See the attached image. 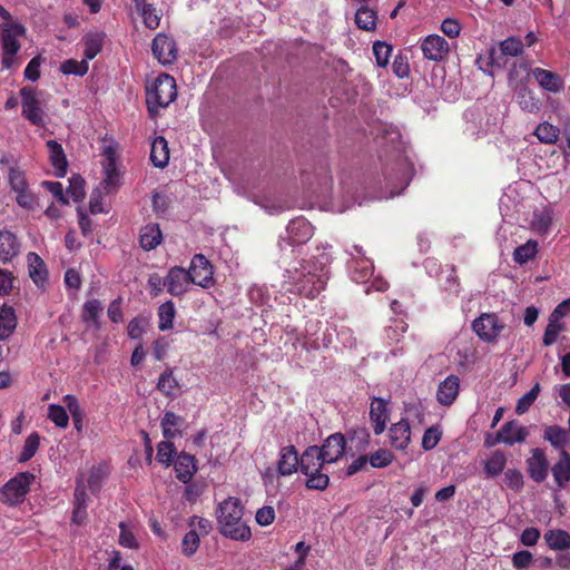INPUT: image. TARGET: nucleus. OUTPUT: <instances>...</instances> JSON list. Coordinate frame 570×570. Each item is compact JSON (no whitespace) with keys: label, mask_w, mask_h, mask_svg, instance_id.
Here are the masks:
<instances>
[{"label":"nucleus","mask_w":570,"mask_h":570,"mask_svg":"<svg viewBox=\"0 0 570 570\" xmlns=\"http://www.w3.org/2000/svg\"><path fill=\"white\" fill-rule=\"evenodd\" d=\"M328 256L322 253L318 258H309L301 264V269H287L292 292L306 297H315L327 284Z\"/></svg>","instance_id":"obj_1"},{"label":"nucleus","mask_w":570,"mask_h":570,"mask_svg":"<svg viewBox=\"0 0 570 570\" xmlns=\"http://www.w3.org/2000/svg\"><path fill=\"white\" fill-rule=\"evenodd\" d=\"M245 508L237 498L223 500L217 509V524L219 532L233 540L247 541L252 537L249 527L244 522Z\"/></svg>","instance_id":"obj_2"},{"label":"nucleus","mask_w":570,"mask_h":570,"mask_svg":"<svg viewBox=\"0 0 570 570\" xmlns=\"http://www.w3.org/2000/svg\"><path fill=\"white\" fill-rule=\"evenodd\" d=\"M178 97L177 83L174 77L161 73L146 87V104L149 116L156 119L160 108L168 107Z\"/></svg>","instance_id":"obj_3"},{"label":"nucleus","mask_w":570,"mask_h":570,"mask_svg":"<svg viewBox=\"0 0 570 570\" xmlns=\"http://www.w3.org/2000/svg\"><path fill=\"white\" fill-rule=\"evenodd\" d=\"M299 471L306 476L305 485L309 490H325L330 485L326 464L318 459L315 448H307L301 455Z\"/></svg>","instance_id":"obj_4"},{"label":"nucleus","mask_w":570,"mask_h":570,"mask_svg":"<svg viewBox=\"0 0 570 570\" xmlns=\"http://www.w3.org/2000/svg\"><path fill=\"white\" fill-rule=\"evenodd\" d=\"M35 481L36 475L32 472H18L16 476L0 487V502L8 507L21 504Z\"/></svg>","instance_id":"obj_5"},{"label":"nucleus","mask_w":570,"mask_h":570,"mask_svg":"<svg viewBox=\"0 0 570 570\" xmlns=\"http://www.w3.org/2000/svg\"><path fill=\"white\" fill-rule=\"evenodd\" d=\"M21 115L31 125L37 127L45 126L46 112L36 87L23 86L20 88Z\"/></svg>","instance_id":"obj_6"},{"label":"nucleus","mask_w":570,"mask_h":570,"mask_svg":"<svg viewBox=\"0 0 570 570\" xmlns=\"http://www.w3.org/2000/svg\"><path fill=\"white\" fill-rule=\"evenodd\" d=\"M504 327L495 313H483L472 322V331L487 343H495Z\"/></svg>","instance_id":"obj_7"},{"label":"nucleus","mask_w":570,"mask_h":570,"mask_svg":"<svg viewBox=\"0 0 570 570\" xmlns=\"http://www.w3.org/2000/svg\"><path fill=\"white\" fill-rule=\"evenodd\" d=\"M318 459L325 464L337 462L346 452V439L342 433H334L327 436L322 445H314Z\"/></svg>","instance_id":"obj_8"},{"label":"nucleus","mask_w":570,"mask_h":570,"mask_svg":"<svg viewBox=\"0 0 570 570\" xmlns=\"http://www.w3.org/2000/svg\"><path fill=\"white\" fill-rule=\"evenodd\" d=\"M188 273L191 283L202 288H209L214 285L213 265L202 253L193 256Z\"/></svg>","instance_id":"obj_9"},{"label":"nucleus","mask_w":570,"mask_h":570,"mask_svg":"<svg viewBox=\"0 0 570 570\" xmlns=\"http://www.w3.org/2000/svg\"><path fill=\"white\" fill-rule=\"evenodd\" d=\"M377 141L379 145L383 147L385 156L392 155L404 163V144L402 140V134L397 127L383 125V128H381V135L377 137Z\"/></svg>","instance_id":"obj_10"},{"label":"nucleus","mask_w":570,"mask_h":570,"mask_svg":"<svg viewBox=\"0 0 570 570\" xmlns=\"http://www.w3.org/2000/svg\"><path fill=\"white\" fill-rule=\"evenodd\" d=\"M176 41L165 33H157L153 41V53L163 63H171L177 59Z\"/></svg>","instance_id":"obj_11"},{"label":"nucleus","mask_w":570,"mask_h":570,"mask_svg":"<svg viewBox=\"0 0 570 570\" xmlns=\"http://www.w3.org/2000/svg\"><path fill=\"white\" fill-rule=\"evenodd\" d=\"M525 463L527 473L534 482L542 483L547 479L549 462L542 448H534Z\"/></svg>","instance_id":"obj_12"},{"label":"nucleus","mask_w":570,"mask_h":570,"mask_svg":"<svg viewBox=\"0 0 570 570\" xmlns=\"http://www.w3.org/2000/svg\"><path fill=\"white\" fill-rule=\"evenodd\" d=\"M26 28L19 22H7L1 26V45L2 51L9 53H18L21 49L19 38L23 36Z\"/></svg>","instance_id":"obj_13"},{"label":"nucleus","mask_w":570,"mask_h":570,"mask_svg":"<svg viewBox=\"0 0 570 570\" xmlns=\"http://www.w3.org/2000/svg\"><path fill=\"white\" fill-rule=\"evenodd\" d=\"M193 284L188 271L183 267H171L165 277L167 292L173 296H181L188 291V286Z\"/></svg>","instance_id":"obj_14"},{"label":"nucleus","mask_w":570,"mask_h":570,"mask_svg":"<svg viewBox=\"0 0 570 570\" xmlns=\"http://www.w3.org/2000/svg\"><path fill=\"white\" fill-rule=\"evenodd\" d=\"M370 421L373 425L375 435H381L386 429V422L390 419L387 401L381 396H373L370 405Z\"/></svg>","instance_id":"obj_15"},{"label":"nucleus","mask_w":570,"mask_h":570,"mask_svg":"<svg viewBox=\"0 0 570 570\" xmlns=\"http://www.w3.org/2000/svg\"><path fill=\"white\" fill-rule=\"evenodd\" d=\"M286 232L289 245H301L313 237L314 226L307 219L297 217L289 220Z\"/></svg>","instance_id":"obj_16"},{"label":"nucleus","mask_w":570,"mask_h":570,"mask_svg":"<svg viewBox=\"0 0 570 570\" xmlns=\"http://www.w3.org/2000/svg\"><path fill=\"white\" fill-rule=\"evenodd\" d=\"M421 49L429 60L441 61L449 52V42L440 35H429L421 42Z\"/></svg>","instance_id":"obj_17"},{"label":"nucleus","mask_w":570,"mask_h":570,"mask_svg":"<svg viewBox=\"0 0 570 570\" xmlns=\"http://www.w3.org/2000/svg\"><path fill=\"white\" fill-rule=\"evenodd\" d=\"M301 456L293 444L285 445L279 451V459L277 461V472L283 476H291L299 469Z\"/></svg>","instance_id":"obj_18"},{"label":"nucleus","mask_w":570,"mask_h":570,"mask_svg":"<svg viewBox=\"0 0 570 570\" xmlns=\"http://www.w3.org/2000/svg\"><path fill=\"white\" fill-rule=\"evenodd\" d=\"M390 443L393 449L404 451L411 441V428L406 419L392 423L389 429Z\"/></svg>","instance_id":"obj_19"},{"label":"nucleus","mask_w":570,"mask_h":570,"mask_svg":"<svg viewBox=\"0 0 570 570\" xmlns=\"http://www.w3.org/2000/svg\"><path fill=\"white\" fill-rule=\"evenodd\" d=\"M531 76L544 90L559 92L564 88V81L562 80V77L557 72L549 71V69L535 67L534 69H531Z\"/></svg>","instance_id":"obj_20"},{"label":"nucleus","mask_w":570,"mask_h":570,"mask_svg":"<svg viewBox=\"0 0 570 570\" xmlns=\"http://www.w3.org/2000/svg\"><path fill=\"white\" fill-rule=\"evenodd\" d=\"M176 476L179 482L188 483L197 473L198 466L194 455L180 452L174 461Z\"/></svg>","instance_id":"obj_21"},{"label":"nucleus","mask_w":570,"mask_h":570,"mask_svg":"<svg viewBox=\"0 0 570 570\" xmlns=\"http://www.w3.org/2000/svg\"><path fill=\"white\" fill-rule=\"evenodd\" d=\"M529 432L523 426H518L515 421L505 422L499 432L495 434V442H502L505 444L521 443L525 441Z\"/></svg>","instance_id":"obj_22"},{"label":"nucleus","mask_w":570,"mask_h":570,"mask_svg":"<svg viewBox=\"0 0 570 570\" xmlns=\"http://www.w3.org/2000/svg\"><path fill=\"white\" fill-rule=\"evenodd\" d=\"M46 146L49 151V160L57 177H65L68 173V158L61 144L58 140H48Z\"/></svg>","instance_id":"obj_23"},{"label":"nucleus","mask_w":570,"mask_h":570,"mask_svg":"<svg viewBox=\"0 0 570 570\" xmlns=\"http://www.w3.org/2000/svg\"><path fill=\"white\" fill-rule=\"evenodd\" d=\"M460 381L454 374L446 376L439 385L436 392L438 402L444 406H450L459 394Z\"/></svg>","instance_id":"obj_24"},{"label":"nucleus","mask_w":570,"mask_h":570,"mask_svg":"<svg viewBox=\"0 0 570 570\" xmlns=\"http://www.w3.org/2000/svg\"><path fill=\"white\" fill-rule=\"evenodd\" d=\"M27 263L31 279L38 287H43L48 278V271L42 258L38 253L29 252L27 254Z\"/></svg>","instance_id":"obj_25"},{"label":"nucleus","mask_w":570,"mask_h":570,"mask_svg":"<svg viewBox=\"0 0 570 570\" xmlns=\"http://www.w3.org/2000/svg\"><path fill=\"white\" fill-rule=\"evenodd\" d=\"M20 252V244L13 233L0 230V262L10 263Z\"/></svg>","instance_id":"obj_26"},{"label":"nucleus","mask_w":570,"mask_h":570,"mask_svg":"<svg viewBox=\"0 0 570 570\" xmlns=\"http://www.w3.org/2000/svg\"><path fill=\"white\" fill-rule=\"evenodd\" d=\"M543 440L548 441L553 449L566 451L567 445L570 444V433L562 426L550 425L543 430Z\"/></svg>","instance_id":"obj_27"},{"label":"nucleus","mask_w":570,"mask_h":570,"mask_svg":"<svg viewBox=\"0 0 570 570\" xmlns=\"http://www.w3.org/2000/svg\"><path fill=\"white\" fill-rule=\"evenodd\" d=\"M551 472L560 489L570 482V454L567 451L560 452L559 460L552 465Z\"/></svg>","instance_id":"obj_28"},{"label":"nucleus","mask_w":570,"mask_h":570,"mask_svg":"<svg viewBox=\"0 0 570 570\" xmlns=\"http://www.w3.org/2000/svg\"><path fill=\"white\" fill-rule=\"evenodd\" d=\"M161 240L163 234L157 223L147 224L141 227L139 233V243L145 250L157 248Z\"/></svg>","instance_id":"obj_29"},{"label":"nucleus","mask_w":570,"mask_h":570,"mask_svg":"<svg viewBox=\"0 0 570 570\" xmlns=\"http://www.w3.org/2000/svg\"><path fill=\"white\" fill-rule=\"evenodd\" d=\"M547 547L553 551H564L570 548V533L562 529H550L543 533Z\"/></svg>","instance_id":"obj_30"},{"label":"nucleus","mask_w":570,"mask_h":570,"mask_svg":"<svg viewBox=\"0 0 570 570\" xmlns=\"http://www.w3.org/2000/svg\"><path fill=\"white\" fill-rule=\"evenodd\" d=\"M17 324L14 309L3 304L0 308V341L9 338L16 331Z\"/></svg>","instance_id":"obj_31"},{"label":"nucleus","mask_w":570,"mask_h":570,"mask_svg":"<svg viewBox=\"0 0 570 570\" xmlns=\"http://www.w3.org/2000/svg\"><path fill=\"white\" fill-rule=\"evenodd\" d=\"M150 159L156 168H165L169 160V148L165 137L157 136L151 145Z\"/></svg>","instance_id":"obj_32"},{"label":"nucleus","mask_w":570,"mask_h":570,"mask_svg":"<svg viewBox=\"0 0 570 570\" xmlns=\"http://www.w3.org/2000/svg\"><path fill=\"white\" fill-rule=\"evenodd\" d=\"M106 33L105 32H89L83 38L85 43V59L88 62L89 60L94 59L96 56H98L105 42Z\"/></svg>","instance_id":"obj_33"},{"label":"nucleus","mask_w":570,"mask_h":570,"mask_svg":"<svg viewBox=\"0 0 570 570\" xmlns=\"http://www.w3.org/2000/svg\"><path fill=\"white\" fill-rule=\"evenodd\" d=\"M158 328L160 331H170L174 327V320L176 317L175 303L168 299L161 303L157 309Z\"/></svg>","instance_id":"obj_34"},{"label":"nucleus","mask_w":570,"mask_h":570,"mask_svg":"<svg viewBox=\"0 0 570 570\" xmlns=\"http://www.w3.org/2000/svg\"><path fill=\"white\" fill-rule=\"evenodd\" d=\"M184 422V419L178 414L167 411L160 420V428L165 439H174L177 436L178 428Z\"/></svg>","instance_id":"obj_35"},{"label":"nucleus","mask_w":570,"mask_h":570,"mask_svg":"<svg viewBox=\"0 0 570 570\" xmlns=\"http://www.w3.org/2000/svg\"><path fill=\"white\" fill-rule=\"evenodd\" d=\"M377 13L367 6H361L355 14V23L358 29L372 31L376 28Z\"/></svg>","instance_id":"obj_36"},{"label":"nucleus","mask_w":570,"mask_h":570,"mask_svg":"<svg viewBox=\"0 0 570 570\" xmlns=\"http://www.w3.org/2000/svg\"><path fill=\"white\" fill-rule=\"evenodd\" d=\"M507 464V456L504 452L497 450L492 453L490 459L484 462V473L489 478H497L504 470Z\"/></svg>","instance_id":"obj_37"},{"label":"nucleus","mask_w":570,"mask_h":570,"mask_svg":"<svg viewBox=\"0 0 570 570\" xmlns=\"http://www.w3.org/2000/svg\"><path fill=\"white\" fill-rule=\"evenodd\" d=\"M518 105L520 108L528 112H539L540 101L534 95V91L527 87H521L517 92Z\"/></svg>","instance_id":"obj_38"},{"label":"nucleus","mask_w":570,"mask_h":570,"mask_svg":"<svg viewBox=\"0 0 570 570\" xmlns=\"http://www.w3.org/2000/svg\"><path fill=\"white\" fill-rule=\"evenodd\" d=\"M171 439H166L165 441H160L157 444V453L156 459L158 462L169 466L174 463L175 456L177 458V451L175 444L170 441Z\"/></svg>","instance_id":"obj_39"},{"label":"nucleus","mask_w":570,"mask_h":570,"mask_svg":"<svg viewBox=\"0 0 570 570\" xmlns=\"http://www.w3.org/2000/svg\"><path fill=\"white\" fill-rule=\"evenodd\" d=\"M105 156H106V161L104 164V169H105V174H106L105 183H106V189L110 190V188H112V186L115 185L116 177H117L116 155H115L112 147H108L105 149Z\"/></svg>","instance_id":"obj_40"},{"label":"nucleus","mask_w":570,"mask_h":570,"mask_svg":"<svg viewBox=\"0 0 570 570\" xmlns=\"http://www.w3.org/2000/svg\"><path fill=\"white\" fill-rule=\"evenodd\" d=\"M347 436L358 453L364 452L371 442V434L366 428L353 429L347 432Z\"/></svg>","instance_id":"obj_41"},{"label":"nucleus","mask_w":570,"mask_h":570,"mask_svg":"<svg viewBox=\"0 0 570 570\" xmlns=\"http://www.w3.org/2000/svg\"><path fill=\"white\" fill-rule=\"evenodd\" d=\"M41 436L39 433L33 432L24 440L21 452L19 454V462H27L31 460L36 453L38 452L40 445Z\"/></svg>","instance_id":"obj_42"},{"label":"nucleus","mask_w":570,"mask_h":570,"mask_svg":"<svg viewBox=\"0 0 570 570\" xmlns=\"http://www.w3.org/2000/svg\"><path fill=\"white\" fill-rule=\"evenodd\" d=\"M8 183L13 193L22 191V188H28L29 184L26 173L21 170L17 163H14L8 171Z\"/></svg>","instance_id":"obj_43"},{"label":"nucleus","mask_w":570,"mask_h":570,"mask_svg":"<svg viewBox=\"0 0 570 570\" xmlns=\"http://www.w3.org/2000/svg\"><path fill=\"white\" fill-rule=\"evenodd\" d=\"M538 245L535 240H528L525 244L518 246L514 250L515 263L523 265L533 259L538 253Z\"/></svg>","instance_id":"obj_44"},{"label":"nucleus","mask_w":570,"mask_h":570,"mask_svg":"<svg viewBox=\"0 0 570 570\" xmlns=\"http://www.w3.org/2000/svg\"><path fill=\"white\" fill-rule=\"evenodd\" d=\"M104 311V305L98 298L87 299L82 306V321L98 324L99 315Z\"/></svg>","instance_id":"obj_45"},{"label":"nucleus","mask_w":570,"mask_h":570,"mask_svg":"<svg viewBox=\"0 0 570 570\" xmlns=\"http://www.w3.org/2000/svg\"><path fill=\"white\" fill-rule=\"evenodd\" d=\"M65 406L71 414L75 429L80 432L83 426V413L80 409L77 397L72 394L65 395Z\"/></svg>","instance_id":"obj_46"},{"label":"nucleus","mask_w":570,"mask_h":570,"mask_svg":"<svg viewBox=\"0 0 570 570\" xmlns=\"http://www.w3.org/2000/svg\"><path fill=\"white\" fill-rule=\"evenodd\" d=\"M540 394V383H535L529 392L523 394L517 401L515 412L518 415H522L529 411Z\"/></svg>","instance_id":"obj_47"},{"label":"nucleus","mask_w":570,"mask_h":570,"mask_svg":"<svg viewBox=\"0 0 570 570\" xmlns=\"http://www.w3.org/2000/svg\"><path fill=\"white\" fill-rule=\"evenodd\" d=\"M200 547V535L196 530H189L181 539V554L193 557Z\"/></svg>","instance_id":"obj_48"},{"label":"nucleus","mask_w":570,"mask_h":570,"mask_svg":"<svg viewBox=\"0 0 570 570\" xmlns=\"http://www.w3.org/2000/svg\"><path fill=\"white\" fill-rule=\"evenodd\" d=\"M534 134L543 144H556L558 141L560 129L549 122H542L538 126Z\"/></svg>","instance_id":"obj_49"},{"label":"nucleus","mask_w":570,"mask_h":570,"mask_svg":"<svg viewBox=\"0 0 570 570\" xmlns=\"http://www.w3.org/2000/svg\"><path fill=\"white\" fill-rule=\"evenodd\" d=\"M501 56L518 57L523 53V43L517 37H509L499 43Z\"/></svg>","instance_id":"obj_50"},{"label":"nucleus","mask_w":570,"mask_h":570,"mask_svg":"<svg viewBox=\"0 0 570 570\" xmlns=\"http://www.w3.org/2000/svg\"><path fill=\"white\" fill-rule=\"evenodd\" d=\"M157 389L165 395H173L179 389V383L173 375L171 370H166L161 373L158 377Z\"/></svg>","instance_id":"obj_51"},{"label":"nucleus","mask_w":570,"mask_h":570,"mask_svg":"<svg viewBox=\"0 0 570 570\" xmlns=\"http://www.w3.org/2000/svg\"><path fill=\"white\" fill-rule=\"evenodd\" d=\"M86 181L81 176H72L69 179V185L67 187V194L75 203L82 202L86 197L85 191Z\"/></svg>","instance_id":"obj_52"},{"label":"nucleus","mask_w":570,"mask_h":570,"mask_svg":"<svg viewBox=\"0 0 570 570\" xmlns=\"http://www.w3.org/2000/svg\"><path fill=\"white\" fill-rule=\"evenodd\" d=\"M60 70L65 75L82 77L88 73V62L86 59L80 61L76 59H67L62 62Z\"/></svg>","instance_id":"obj_53"},{"label":"nucleus","mask_w":570,"mask_h":570,"mask_svg":"<svg viewBox=\"0 0 570 570\" xmlns=\"http://www.w3.org/2000/svg\"><path fill=\"white\" fill-rule=\"evenodd\" d=\"M392 52V45H389L385 41L377 40L373 43V53L375 56L376 63L381 67L387 66Z\"/></svg>","instance_id":"obj_54"},{"label":"nucleus","mask_w":570,"mask_h":570,"mask_svg":"<svg viewBox=\"0 0 570 570\" xmlns=\"http://www.w3.org/2000/svg\"><path fill=\"white\" fill-rule=\"evenodd\" d=\"M140 14L144 20V24L150 29L156 30L159 26L160 14L157 12L155 7L149 3H144L141 7Z\"/></svg>","instance_id":"obj_55"},{"label":"nucleus","mask_w":570,"mask_h":570,"mask_svg":"<svg viewBox=\"0 0 570 570\" xmlns=\"http://www.w3.org/2000/svg\"><path fill=\"white\" fill-rule=\"evenodd\" d=\"M48 417L56 423L58 428L66 429L68 426V412L61 405L51 404L48 407Z\"/></svg>","instance_id":"obj_56"},{"label":"nucleus","mask_w":570,"mask_h":570,"mask_svg":"<svg viewBox=\"0 0 570 570\" xmlns=\"http://www.w3.org/2000/svg\"><path fill=\"white\" fill-rule=\"evenodd\" d=\"M394 460V455L389 450H384V448H381L375 453L371 454L368 456V463L373 468H384L392 463Z\"/></svg>","instance_id":"obj_57"},{"label":"nucleus","mask_w":570,"mask_h":570,"mask_svg":"<svg viewBox=\"0 0 570 570\" xmlns=\"http://www.w3.org/2000/svg\"><path fill=\"white\" fill-rule=\"evenodd\" d=\"M532 225L539 234H546L552 225L551 214L546 212V209L543 212H535Z\"/></svg>","instance_id":"obj_58"},{"label":"nucleus","mask_w":570,"mask_h":570,"mask_svg":"<svg viewBox=\"0 0 570 570\" xmlns=\"http://www.w3.org/2000/svg\"><path fill=\"white\" fill-rule=\"evenodd\" d=\"M406 328V322H403V320H395L394 325H390L386 327L385 336L387 337V340L391 341V343L399 344Z\"/></svg>","instance_id":"obj_59"},{"label":"nucleus","mask_w":570,"mask_h":570,"mask_svg":"<svg viewBox=\"0 0 570 570\" xmlns=\"http://www.w3.org/2000/svg\"><path fill=\"white\" fill-rule=\"evenodd\" d=\"M442 438V432L436 426L429 428L423 438H422V446L425 451H431V449H435L438 443Z\"/></svg>","instance_id":"obj_60"},{"label":"nucleus","mask_w":570,"mask_h":570,"mask_svg":"<svg viewBox=\"0 0 570 570\" xmlns=\"http://www.w3.org/2000/svg\"><path fill=\"white\" fill-rule=\"evenodd\" d=\"M562 331V326L557 321H551L544 328L542 344L544 346H550L557 342L560 332Z\"/></svg>","instance_id":"obj_61"},{"label":"nucleus","mask_w":570,"mask_h":570,"mask_svg":"<svg viewBox=\"0 0 570 570\" xmlns=\"http://www.w3.org/2000/svg\"><path fill=\"white\" fill-rule=\"evenodd\" d=\"M504 481L505 484L514 491L523 487V475L518 469H508L504 472Z\"/></svg>","instance_id":"obj_62"},{"label":"nucleus","mask_w":570,"mask_h":570,"mask_svg":"<svg viewBox=\"0 0 570 570\" xmlns=\"http://www.w3.org/2000/svg\"><path fill=\"white\" fill-rule=\"evenodd\" d=\"M392 70L397 78H406L410 73L406 56L402 53L397 55L392 62Z\"/></svg>","instance_id":"obj_63"},{"label":"nucleus","mask_w":570,"mask_h":570,"mask_svg":"<svg viewBox=\"0 0 570 570\" xmlns=\"http://www.w3.org/2000/svg\"><path fill=\"white\" fill-rule=\"evenodd\" d=\"M120 533H119V544L127 549H137V540L135 538V533L127 529L126 524L121 522L119 524Z\"/></svg>","instance_id":"obj_64"}]
</instances>
